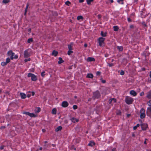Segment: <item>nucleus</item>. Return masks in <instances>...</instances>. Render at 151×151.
<instances>
[{
	"instance_id": "nucleus-10",
	"label": "nucleus",
	"mask_w": 151,
	"mask_h": 151,
	"mask_svg": "<svg viewBox=\"0 0 151 151\" xmlns=\"http://www.w3.org/2000/svg\"><path fill=\"white\" fill-rule=\"evenodd\" d=\"M146 97L148 99L151 98V90L147 93Z\"/></svg>"
},
{
	"instance_id": "nucleus-11",
	"label": "nucleus",
	"mask_w": 151,
	"mask_h": 151,
	"mask_svg": "<svg viewBox=\"0 0 151 151\" xmlns=\"http://www.w3.org/2000/svg\"><path fill=\"white\" fill-rule=\"evenodd\" d=\"M18 56L17 55H15V54L13 52L11 55L10 58L12 60L14 58L17 59L18 58Z\"/></svg>"
},
{
	"instance_id": "nucleus-53",
	"label": "nucleus",
	"mask_w": 151,
	"mask_h": 151,
	"mask_svg": "<svg viewBox=\"0 0 151 151\" xmlns=\"http://www.w3.org/2000/svg\"><path fill=\"white\" fill-rule=\"evenodd\" d=\"M98 19H100L101 18V16L100 15H98Z\"/></svg>"
},
{
	"instance_id": "nucleus-60",
	"label": "nucleus",
	"mask_w": 151,
	"mask_h": 151,
	"mask_svg": "<svg viewBox=\"0 0 151 151\" xmlns=\"http://www.w3.org/2000/svg\"><path fill=\"white\" fill-rule=\"evenodd\" d=\"M102 82L103 83H105L106 82V81L104 80H103L102 81Z\"/></svg>"
},
{
	"instance_id": "nucleus-63",
	"label": "nucleus",
	"mask_w": 151,
	"mask_h": 151,
	"mask_svg": "<svg viewBox=\"0 0 151 151\" xmlns=\"http://www.w3.org/2000/svg\"><path fill=\"white\" fill-rule=\"evenodd\" d=\"M150 76L151 78V71L150 72Z\"/></svg>"
},
{
	"instance_id": "nucleus-14",
	"label": "nucleus",
	"mask_w": 151,
	"mask_h": 151,
	"mask_svg": "<svg viewBox=\"0 0 151 151\" xmlns=\"http://www.w3.org/2000/svg\"><path fill=\"white\" fill-rule=\"evenodd\" d=\"M95 59L93 58L88 57L87 59V61L88 62L94 61Z\"/></svg>"
},
{
	"instance_id": "nucleus-54",
	"label": "nucleus",
	"mask_w": 151,
	"mask_h": 151,
	"mask_svg": "<svg viewBox=\"0 0 151 151\" xmlns=\"http://www.w3.org/2000/svg\"><path fill=\"white\" fill-rule=\"evenodd\" d=\"M4 146H2L0 147V149L1 150H2L4 149Z\"/></svg>"
},
{
	"instance_id": "nucleus-25",
	"label": "nucleus",
	"mask_w": 151,
	"mask_h": 151,
	"mask_svg": "<svg viewBox=\"0 0 151 151\" xmlns=\"http://www.w3.org/2000/svg\"><path fill=\"white\" fill-rule=\"evenodd\" d=\"M87 77L89 78H92L93 77V75L91 73L88 74L87 76Z\"/></svg>"
},
{
	"instance_id": "nucleus-39",
	"label": "nucleus",
	"mask_w": 151,
	"mask_h": 151,
	"mask_svg": "<svg viewBox=\"0 0 151 151\" xmlns=\"http://www.w3.org/2000/svg\"><path fill=\"white\" fill-rule=\"evenodd\" d=\"M65 4L68 6H69L70 4V2L69 1H68L65 2Z\"/></svg>"
},
{
	"instance_id": "nucleus-22",
	"label": "nucleus",
	"mask_w": 151,
	"mask_h": 151,
	"mask_svg": "<svg viewBox=\"0 0 151 151\" xmlns=\"http://www.w3.org/2000/svg\"><path fill=\"white\" fill-rule=\"evenodd\" d=\"M95 143L92 141H91L88 144L89 146H92L95 145Z\"/></svg>"
},
{
	"instance_id": "nucleus-46",
	"label": "nucleus",
	"mask_w": 151,
	"mask_h": 151,
	"mask_svg": "<svg viewBox=\"0 0 151 151\" xmlns=\"http://www.w3.org/2000/svg\"><path fill=\"white\" fill-rule=\"evenodd\" d=\"M112 103V99H110L109 100V104H111Z\"/></svg>"
},
{
	"instance_id": "nucleus-30",
	"label": "nucleus",
	"mask_w": 151,
	"mask_h": 151,
	"mask_svg": "<svg viewBox=\"0 0 151 151\" xmlns=\"http://www.w3.org/2000/svg\"><path fill=\"white\" fill-rule=\"evenodd\" d=\"M29 116L31 117H36V115L33 113H30L29 115Z\"/></svg>"
},
{
	"instance_id": "nucleus-15",
	"label": "nucleus",
	"mask_w": 151,
	"mask_h": 151,
	"mask_svg": "<svg viewBox=\"0 0 151 151\" xmlns=\"http://www.w3.org/2000/svg\"><path fill=\"white\" fill-rule=\"evenodd\" d=\"M71 120L72 122L74 123L76 122H78V119L74 117L71 118Z\"/></svg>"
},
{
	"instance_id": "nucleus-32",
	"label": "nucleus",
	"mask_w": 151,
	"mask_h": 151,
	"mask_svg": "<svg viewBox=\"0 0 151 151\" xmlns=\"http://www.w3.org/2000/svg\"><path fill=\"white\" fill-rule=\"evenodd\" d=\"M123 0H118L117 2L120 4H123Z\"/></svg>"
},
{
	"instance_id": "nucleus-61",
	"label": "nucleus",
	"mask_w": 151,
	"mask_h": 151,
	"mask_svg": "<svg viewBox=\"0 0 151 151\" xmlns=\"http://www.w3.org/2000/svg\"><path fill=\"white\" fill-rule=\"evenodd\" d=\"M105 57H107L108 56V54H105Z\"/></svg>"
},
{
	"instance_id": "nucleus-6",
	"label": "nucleus",
	"mask_w": 151,
	"mask_h": 151,
	"mask_svg": "<svg viewBox=\"0 0 151 151\" xmlns=\"http://www.w3.org/2000/svg\"><path fill=\"white\" fill-rule=\"evenodd\" d=\"M146 114L151 118V107H147L146 110Z\"/></svg>"
},
{
	"instance_id": "nucleus-51",
	"label": "nucleus",
	"mask_w": 151,
	"mask_h": 151,
	"mask_svg": "<svg viewBox=\"0 0 151 151\" xmlns=\"http://www.w3.org/2000/svg\"><path fill=\"white\" fill-rule=\"evenodd\" d=\"M121 112L120 111H119L117 113V114L118 115H120L121 114Z\"/></svg>"
},
{
	"instance_id": "nucleus-12",
	"label": "nucleus",
	"mask_w": 151,
	"mask_h": 151,
	"mask_svg": "<svg viewBox=\"0 0 151 151\" xmlns=\"http://www.w3.org/2000/svg\"><path fill=\"white\" fill-rule=\"evenodd\" d=\"M130 94L134 96L137 95V93L134 90L131 91L130 92Z\"/></svg>"
},
{
	"instance_id": "nucleus-57",
	"label": "nucleus",
	"mask_w": 151,
	"mask_h": 151,
	"mask_svg": "<svg viewBox=\"0 0 151 151\" xmlns=\"http://www.w3.org/2000/svg\"><path fill=\"white\" fill-rule=\"evenodd\" d=\"M116 148H113L112 149V151H116Z\"/></svg>"
},
{
	"instance_id": "nucleus-8",
	"label": "nucleus",
	"mask_w": 151,
	"mask_h": 151,
	"mask_svg": "<svg viewBox=\"0 0 151 151\" xmlns=\"http://www.w3.org/2000/svg\"><path fill=\"white\" fill-rule=\"evenodd\" d=\"M69 104L66 101H63L62 103L61 106L63 107H66L68 106Z\"/></svg>"
},
{
	"instance_id": "nucleus-5",
	"label": "nucleus",
	"mask_w": 151,
	"mask_h": 151,
	"mask_svg": "<svg viewBox=\"0 0 151 151\" xmlns=\"http://www.w3.org/2000/svg\"><path fill=\"white\" fill-rule=\"evenodd\" d=\"M105 39L102 37H100L99 39V45L100 46H102L103 44L104 43V41Z\"/></svg>"
},
{
	"instance_id": "nucleus-38",
	"label": "nucleus",
	"mask_w": 151,
	"mask_h": 151,
	"mask_svg": "<svg viewBox=\"0 0 151 151\" xmlns=\"http://www.w3.org/2000/svg\"><path fill=\"white\" fill-rule=\"evenodd\" d=\"M108 65L109 66V67H112L114 66V64L113 63H107Z\"/></svg>"
},
{
	"instance_id": "nucleus-47",
	"label": "nucleus",
	"mask_w": 151,
	"mask_h": 151,
	"mask_svg": "<svg viewBox=\"0 0 151 151\" xmlns=\"http://www.w3.org/2000/svg\"><path fill=\"white\" fill-rule=\"evenodd\" d=\"M112 99V102L115 103V102H116V99L113 98V99Z\"/></svg>"
},
{
	"instance_id": "nucleus-23",
	"label": "nucleus",
	"mask_w": 151,
	"mask_h": 151,
	"mask_svg": "<svg viewBox=\"0 0 151 151\" xmlns=\"http://www.w3.org/2000/svg\"><path fill=\"white\" fill-rule=\"evenodd\" d=\"M29 6V4L28 3H27V5H26V8H25V10L24 15L26 14V13L27 12V9H28Z\"/></svg>"
},
{
	"instance_id": "nucleus-40",
	"label": "nucleus",
	"mask_w": 151,
	"mask_h": 151,
	"mask_svg": "<svg viewBox=\"0 0 151 151\" xmlns=\"http://www.w3.org/2000/svg\"><path fill=\"white\" fill-rule=\"evenodd\" d=\"M124 74V71L123 70H122L120 73V74L121 75H123Z\"/></svg>"
},
{
	"instance_id": "nucleus-42",
	"label": "nucleus",
	"mask_w": 151,
	"mask_h": 151,
	"mask_svg": "<svg viewBox=\"0 0 151 151\" xmlns=\"http://www.w3.org/2000/svg\"><path fill=\"white\" fill-rule=\"evenodd\" d=\"M77 106L76 105H74L73 106V108L74 109H77Z\"/></svg>"
},
{
	"instance_id": "nucleus-28",
	"label": "nucleus",
	"mask_w": 151,
	"mask_h": 151,
	"mask_svg": "<svg viewBox=\"0 0 151 151\" xmlns=\"http://www.w3.org/2000/svg\"><path fill=\"white\" fill-rule=\"evenodd\" d=\"M27 42L29 43H30L31 42H33V39L32 38L28 39Z\"/></svg>"
},
{
	"instance_id": "nucleus-13",
	"label": "nucleus",
	"mask_w": 151,
	"mask_h": 151,
	"mask_svg": "<svg viewBox=\"0 0 151 151\" xmlns=\"http://www.w3.org/2000/svg\"><path fill=\"white\" fill-rule=\"evenodd\" d=\"M20 95L22 99H24L26 98V95L23 93H20Z\"/></svg>"
},
{
	"instance_id": "nucleus-3",
	"label": "nucleus",
	"mask_w": 151,
	"mask_h": 151,
	"mask_svg": "<svg viewBox=\"0 0 151 151\" xmlns=\"http://www.w3.org/2000/svg\"><path fill=\"white\" fill-rule=\"evenodd\" d=\"M100 96L99 91H97L93 93V98L94 99H98L100 97Z\"/></svg>"
},
{
	"instance_id": "nucleus-62",
	"label": "nucleus",
	"mask_w": 151,
	"mask_h": 151,
	"mask_svg": "<svg viewBox=\"0 0 151 151\" xmlns=\"http://www.w3.org/2000/svg\"><path fill=\"white\" fill-rule=\"evenodd\" d=\"M32 96H34V94H35V93H34V92H32Z\"/></svg>"
},
{
	"instance_id": "nucleus-45",
	"label": "nucleus",
	"mask_w": 151,
	"mask_h": 151,
	"mask_svg": "<svg viewBox=\"0 0 151 151\" xmlns=\"http://www.w3.org/2000/svg\"><path fill=\"white\" fill-rule=\"evenodd\" d=\"M30 60V58H29L28 59H25L24 60V62H27L28 61H29Z\"/></svg>"
},
{
	"instance_id": "nucleus-2",
	"label": "nucleus",
	"mask_w": 151,
	"mask_h": 151,
	"mask_svg": "<svg viewBox=\"0 0 151 151\" xmlns=\"http://www.w3.org/2000/svg\"><path fill=\"white\" fill-rule=\"evenodd\" d=\"M27 76L29 77H31V80L33 81H36L37 80V76L33 74L29 73L28 74Z\"/></svg>"
},
{
	"instance_id": "nucleus-64",
	"label": "nucleus",
	"mask_w": 151,
	"mask_h": 151,
	"mask_svg": "<svg viewBox=\"0 0 151 151\" xmlns=\"http://www.w3.org/2000/svg\"><path fill=\"white\" fill-rule=\"evenodd\" d=\"M84 46L85 47H87V45L86 44H85L84 45Z\"/></svg>"
},
{
	"instance_id": "nucleus-37",
	"label": "nucleus",
	"mask_w": 151,
	"mask_h": 151,
	"mask_svg": "<svg viewBox=\"0 0 151 151\" xmlns=\"http://www.w3.org/2000/svg\"><path fill=\"white\" fill-rule=\"evenodd\" d=\"M73 52V51H71V50H68V55H70V54Z\"/></svg>"
},
{
	"instance_id": "nucleus-50",
	"label": "nucleus",
	"mask_w": 151,
	"mask_h": 151,
	"mask_svg": "<svg viewBox=\"0 0 151 151\" xmlns=\"http://www.w3.org/2000/svg\"><path fill=\"white\" fill-rule=\"evenodd\" d=\"M127 20H128V21L129 22H131V21H132L131 19H130V18H128L127 19Z\"/></svg>"
},
{
	"instance_id": "nucleus-17",
	"label": "nucleus",
	"mask_w": 151,
	"mask_h": 151,
	"mask_svg": "<svg viewBox=\"0 0 151 151\" xmlns=\"http://www.w3.org/2000/svg\"><path fill=\"white\" fill-rule=\"evenodd\" d=\"M62 127L61 126H58L55 129V131L58 132L62 129Z\"/></svg>"
},
{
	"instance_id": "nucleus-44",
	"label": "nucleus",
	"mask_w": 151,
	"mask_h": 151,
	"mask_svg": "<svg viewBox=\"0 0 151 151\" xmlns=\"http://www.w3.org/2000/svg\"><path fill=\"white\" fill-rule=\"evenodd\" d=\"M45 72L44 71H43L41 73V75L42 76V77H43L44 76H45Z\"/></svg>"
},
{
	"instance_id": "nucleus-55",
	"label": "nucleus",
	"mask_w": 151,
	"mask_h": 151,
	"mask_svg": "<svg viewBox=\"0 0 151 151\" xmlns=\"http://www.w3.org/2000/svg\"><path fill=\"white\" fill-rule=\"evenodd\" d=\"M130 28L132 29L134 27V26L133 25H131L130 26Z\"/></svg>"
},
{
	"instance_id": "nucleus-4",
	"label": "nucleus",
	"mask_w": 151,
	"mask_h": 151,
	"mask_svg": "<svg viewBox=\"0 0 151 151\" xmlns=\"http://www.w3.org/2000/svg\"><path fill=\"white\" fill-rule=\"evenodd\" d=\"M145 110L143 109H142L140 110V117L141 118L143 119L145 118Z\"/></svg>"
},
{
	"instance_id": "nucleus-9",
	"label": "nucleus",
	"mask_w": 151,
	"mask_h": 151,
	"mask_svg": "<svg viewBox=\"0 0 151 151\" xmlns=\"http://www.w3.org/2000/svg\"><path fill=\"white\" fill-rule=\"evenodd\" d=\"M142 129V130H145L147 127V125L146 124L143 123L141 124Z\"/></svg>"
},
{
	"instance_id": "nucleus-7",
	"label": "nucleus",
	"mask_w": 151,
	"mask_h": 151,
	"mask_svg": "<svg viewBox=\"0 0 151 151\" xmlns=\"http://www.w3.org/2000/svg\"><path fill=\"white\" fill-rule=\"evenodd\" d=\"M30 52L29 50H26L24 52V57L25 58H27L30 56Z\"/></svg>"
},
{
	"instance_id": "nucleus-36",
	"label": "nucleus",
	"mask_w": 151,
	"mask_h": 151,
	"mask_svg": "<svg viewBox=\"0 0 151 151\" xmlns=\"http://www.w3.org/2000/svg\"><path fill=\"white\" fill-rule=\"evenodd\" d=\"M10 59L8 58H6V62L7 64L10 62Z\"/></svg>"
},
{
	"instance_id": "nucleus-21",
	"label": "nucleus",
	"mask_w": 151,
	"mask_h": 151,
	"mask_svg": "<svg viewBox=\"0 0 151 151\" xmlns=\"http://www.w3.org/2000/svg\"><path fill=\"white\" fill-rule=\"evenodd\" d=\"M59 60L58 62V63L59 64H60L63 63L64 62L63 60H62V59L60 57H59Z\"/></svg>"
},
{
	"instance_id": "nucleus-16",
	"label": "nucleus",
	"mask_w": 151,
	"mask_h": 151,
	"mask_svg": "<svg viewBox=\"0 0 151 151\" xmlns=\"http://www.w3.org/2000/svg\"><path fill=\"white\" fill-rule=\"evenodd\" d=\"M73 45V43H71L70 44L68 45V47L69 50H72V46Z\"/></svg>"
},
{
	"instance_id": "nucleus-33",
	"label": "nucleus",
	"mask_w": 151,
	"mask_h": 151,
	"mask_svg": "<svg viewBox=\"0 0 151 151\" xmlns=\"http://www.w3.org/2000/svg\"><path fill=\"white\" fill-rule=\"evenodd\" d=\"M147 104L149 106V107H151V100L147 102Z\"/></svg>"
},
{
	"instance_id": "nucleus-58",
	"label": "nucleus",
	"mask_w": 151,
	"mask_h": 151,
	"mask_svg": "<svg viewBox=\"0 0 151 151\" xmlns=\"http://www.w3.org/2000/svg\"><path fill=\"white\" fill-rule=\"evenodd\" d=\"M139 126H140L139 124H137V125H136V126H135L136 127H139Z\"/></svg>"
},
{
	"instance_id": "nucleus-35",
	"label": "nucleus",
	"mask_w": 151,
	"mask_h": 151,
	"mask_svg": "<svg viewBox=\"0 0 151 151\" xmlns=\"http://www.w3.org/2000/svg\"><path fill=\"white\" fill-rule=\"evenodd\" d=\"M93 0H86L87 3L88 4H90L91 3L92 1Z\"/></svg>"
},
{
	"instance_id": "nucleus-29",
	"label": "nucleus",
	"mask_w": 151,
	"mask_h": 151,
	"mask_svg": "<svg viewBox=\"0 0 151 151\" xmlns=\"http://www.w3.org/2000/svg\"><path fill=\"white\" fill-rule=\"evenodd\" d=\"M83 19V17L81 16H79L77 17V19L78 20H79L80 19Z\"/></svg>"
},
{
	"instance_id": "nucleus-34",
	"label": "nucleus",
	"mask_w": 151,
	"mask_h": 151,
	"mask_svg": "<svg viewBox=\"0 0 151 151\" xmlns=\"http://www.w3.org/2000/svg\"><path fill=\"white\" fill-rule=\"evenodd\" d=\"M13 52L11 50L7 52V54L8 55H11Z\"/></svg>"
},
{
	"instance_id": "nucleus-1",
	"label": "nucleus",
	"mask_w": 151,
	"mask_h": 151,
	"mask_svg": "<svg viewBox=\"0 0 151 151\" xmlns=\"http://www.w3.org/2000/svg\"><path fill=\"white\" fill-rule=\"evenodd\" d=\"M125 101L127 104H131L132 103L134 100L132 98L130 97L127 96L125 98Z\"/></svg>"
},
{
	"instance_id": "nucleus-26",
	"label": "nucleus",
	"mask_w": 151,
	"mask_h": 151,
	"mask_svg": "<svg viewBox=\"0 0 151 151\" xmlns=\"http://www.w3.org/2000/svg\"><path fill=\"white\" fill-rule=\"evenodd\" d=\"M114 31H116L118 30L119 27L117 26H115L113 27Z\"/></svg>"
},
{
	"instance_id": "nucleus-59",
	"label": "nucleus",
	"mask_w": 151,
	"mask_h": 151,
	"mask_svg": "<svg viewBox=\"0 0 151 151\" xmlns=\"http://www.w3.org/2000/svg\"><path fill=\"white\" fill-rule=\"evenodd\" d=\"M31 29H28V31L29 32H31Z\"/></svg>"
},
{
	"instance_id": "nucleus-56",
	"label": "nucleus",
	"mask_w": 151,
	"mask_h": 151,
	"mask_svg": "<svg viewBox=\"0 0 151 151\" xmlns=\"http://www.w3.org/2000/svg\"><path fill=\"white\" fill-rule=\"evenodd\" d=\"M137 127H136V126H134V127H133V129L134 130H136L137 128Z\"/></svg>"
},
{
	"instance_id": "nucleus-52",
	"label": "nucleus",
	"mask_w": 151,
	"mask_h": 151,
	"mask_svg": "<svg viewBox=\"0 0 151 151\" xmlns=\"http://www.w3.org/2000/svg\"><path fill=\"white\" fill-rule=\"evenodd\" d=\"M84 0H79V3H81L83 2L84 1Z\"/></svg>"
},
{
	"instance_id": "nucleus-49",
	"label": "nucleus",
	"mask_w": 151,
	"mask_h": 151,
	"mask_svg": "<svg viewBox=\"0 0 151 151\" xmlns=\"http://www.w3.org/2000/svg\"><path fill=\"white\" fill-rule=\"evenodd\" d=\"M101 73L99 71H98L96 73V74L97 75H99Z\"/></svg>"
},
{
	"instance_id": "nucleus-24",
	"label": "nucleus",
	"mask_w": 151,
	"mask_h": 151,
	"mask_svg": "<svg viewBox=\"0 0 151 151\" xmlns=\"http://www.w3.org/2000/svg\"><path fill=\"white\" fill-rule=\"evenodd\" d=\"M34 111L35 113H39L40 111V107H38L36 108Z\"/></svg>"
},
{
	"instance_id": "nucleus-41",
	"label": "nucleus",
	"mask_w": 151,
	"mask_h": 151,
	"mask_svg": "<svg viewBox=\"0 0 151 151\" xmlns=\"http://www.w3.org/2000/svg\"><path fill=\"white\" fill-rule=\"evenodd\" d=\"M3 2L4 3H7L9 2V0H3Z\"/></svg>"
},
{
	"instance_id": "nucleus-43",
	"label": "nucleus",
	"mask_w": 151,
	"mask_h": 151,
	"mask_svg": "<svg viewBox=\"0 0 151 151\" xmlns=\"http://www.w3.org/2000/svg\"><path fill=\"white\" fill-rule=\"evenodd\" d=\"M30 113L28 112H24L23 113V114H26L27 115L29 116Z\"/></svg>"
},
{
	"instance_id": "nucleus-48",
	"label": "nucleus",
	"mask_w": 151,
	"mask_h": 151,
	"mask_svg": "<svg viewBox=\"0 0 151 151\" xmlns=\"http://www.w3.org/2000/svg\"><path fill=\"white\" fill-rule=\"evenodd\" d=\"M144 92H142L140 93V96H143L144 95Z\"/></svg>"
},
{
	"instance_id": "nucleus-27",
	"label": "nucleus",
	"mask_w": 151,
	"mask_h": 151,
	"mask_svg": "<svg viewBox=\"0 0 151 151\" xmlns=\"http://www.w3.org/2000/svg\"><path fill=\"white\" fill-rule=\"evenodd\" d=\"M52 113L54 114H55L56 113V109L55 108L52 109Z\"/></svg>"
},
{
	"instance_id": "nucleus-20",
	"label": "nucleus",
	"mask_w": 151,
	"mask_h": 151,
	"mask_svg": "<svg viewBox=\"0 0 151 151\" xmlns=\"http://www.w3.org/2000/svg\"><path fill=\"white\" fill-rule=\"evenodd\" d=\"M106 32H104L103 31H101V36L103 37H105L106 36Z\"/></svg>"
},
{
	"instance_id": "nucleus-31",
	"label": "nucleus",
	"mask_w": 151,
	"mask_h": 151,
	"mask_svg": "<svg viewBox=\"0 0 151 151\" xmlns=\"http://www.w3.org/2000/svg\"><path fill=\"white\" fill-rule=\"evenodd\" d=\"M7 64V63H6V62H1V65L2 66H4L6 65Z\"/></svg>"
},
{
	"instance_id": "nucleus-19",
	"label": "nucleus",
	"mask_w": 151,
	"mask_h": 151,
	"mask_svg": "<svg viewBox=\"0 0 151 151\" xmlns=\"http://www.w3.org/2000/svg\"><path fill=\"white\" fill-rule=\"evenodd\" d=\"M58 54V52L55 50H53L52 53V55L55 56H57Z\"/></svg>"
},
{
	"instance_id": "nucleus-18",
	"label": "nucleus",
	"mask_w": 151,
	"mask_h": 151,
	"mask_svg": "<svg viewBox=\"0 0 151 151\" xmlns=\"http://www.w3.org/2000/svg\"><path fill=\"white\" fill-rule=\"evenodd\" d=\"M117 48L120 51H122L123 50V47L122 46H117Z\"/></svg>"
}]
</instances>
